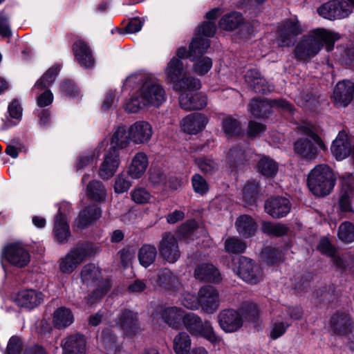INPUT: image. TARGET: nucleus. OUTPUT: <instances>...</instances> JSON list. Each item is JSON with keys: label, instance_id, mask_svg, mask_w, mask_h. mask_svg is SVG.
Segmentation results:
<instances>
[{"label": "nucleus", "instance_id": "f257e3e1", "mask_svg": "<svg viewBox=\"0 0 354 354\" xmlns=\"http://www.w3.org/2000/svg\"><path fill=\"white\" fill-rule=\"evenodd\" d=\"M123 86L136 88V92L124 104V110L131 113H137L151 106L158 107L166 100L165 91L162 85L141 73L127 77Z\"/></svg>", "mask_w": 354, "mask_h": 354}, {"label": "nucleus", "instance_id": "f03ea898", "mask_svg": "<svg viewBox=\"0 0 354 354\" xmlns=\"http://www.w3.org/2000/svg\"><path fill=\"white\" fill-rule=\"evenodd\" d=\"M339 39V35L326 29H316L302 37L295 48V55L299 59H305L315 56L326 45L327 51H331L334 44Z\"/></svg>", "mask_w": 354, "mask_h": 354}, {"label": "nucleus", "instance_id": "7ed1b4c3", "mask_svg": "<svg viewBox=\"0 0 354 354\" xmlns=\"http://www.w3.org/2000/svg\"><path fill=\"white\" fill-rule=\"evenodd\" d=\"M336 177L329 166L320 164L310 170L307 178V186L316 196L328 195L333 189Z\"/></svg>", "mask_w": 354, "mask_h": 354}, {"label": "nucleus", "instance_id": "20e7f679", "mask_svg": "<svg viewBox=\"0 0 354 354\" xmlns=\"http://www.w3.org/2000/svg\"><path fill=\"white\" fill-rule=\"evenodd\" d=\"M165 73L167 80L172 84L174 90L200 89L201 86L198 79L186 76L187 67L183 60L173 57L168 62Z\"/></svg>", "mask_w": 354, "mask_h": 354}, {"label": "nucleus", "instance_id": "39448f33", "mask_svg": "<svg viewBox=\"0 0 354 354\" xmlns=\"http://www.w3.org/2000/svg\"><path fill=\"white\" fill-rule=\"evenodd\" d=\"M81 279L83 284L95 287L91 295L86 299L88 306L100 301L110 288V281L102 278L101 270L94 264L90 263L83 267Z\"/></svg>", "mask_w": 354, "mask_h": 354}, {"label": "nucleus", "instance_id": "423d86ee", "mask_svg": "<svg viewBox=\"0 0 354 354\" xmlns=\"http://www.w3.org/2000/svg\"><path fill=\"white\" fill-rule=\"evenodd\" d=\"M299 131L301 135L306 136V138L297 140L294 145L295 153L302 158L314 159L318 153V148L325 149L326 147L317 135V129L310 124H306L301 126Z\"/></svg>", "mask_w": 354, "mask_h": 354}, {"label": "nucleus", "instance_id": "0eeeda50", "mask_svg": "<svg viewBox=\"0 0 354 354\" xmlns=\"http://www.w3.org/2000/svg\"><path fill=\"white\" fill-rule=\"evenodd\" d=\"M91 243L78 244L59 260V270L62 273L71 274L88 257L97 252Z\"/></svg>", "mask_w": 354, "mask_h": 354}, {"label": "nucleus", "instance_id": "6e6552de", "mask_svg": "<svg viewBox=\"0 0 354 354\" xmlns=\"http://www.w3.org/2000/svg\"><path fill=\"white\" fill-rule=\"evenodd\" d=\"M183 324L187 330L192 335L205 338L212 343L220 341L214 331V328L209 321H202L196 314L190 313L184 315Z\"/></svg>", "mask_w": 354, "mask_h": 354}, {"label": "nucleus", "instance_id": "1a4fd4ad", "mask_svg": "<svg viewBox=\"0 0 354 354\" xmlns=\"http://www.w3.org/2000/svg\"><path fill=\"white\" fill-rule=\"evenodd\" d=\"M232 269L241 279L250 284H256L263 279L261 268L245 257L234 259Z\"/></svg>", "mask_w": 354, "mask_h": 354}, {"label": "nucleus", "instance_id": "9d476101", "mask_svg": "<svg viewBox=\"0 0 354 354\" xmlns=\"http://www.w3.org/2000/svg\"><path fill=\"white\" fill-rule=\"evenodd\" d=\"M317 248L322 253L333 258V263L337 269L354 273V257L351 254H336L335 248L326 237L320 240Z\"/></svg>", "mask_w": 354, "mask_h": 354}, {"label": "nucleus", "instance_id": "9b49d317", "mask_svg": "<svg viewBox=\"0 0 354 354\" xmlns=\"http://www.w3.org/2000/svg\"><path fill=\"white\" fill-rule=\"evenodd\" d=\"M215 32L216 25L214 21H206L199 26L197 28V37L193 39L190 44L188 55L195 57L203 54L209 47V41L202 36L210 37Z\"/></svg>", "mask_w": 354, "mask_h": 354}, {"label": "nucleus", "instance_id": "f8f14e48", "mask_svg": "<svg viewBox=\"0 0 354 354\" xmlns=\"http://www.w3.org/2000/svg\"><path fill=\"white\" fill-rule=\"evenodd\" d=\"M340 1L333 0L321 6L317 12L319 15L325 19L335 20L345 18L351 13L350 7L354 8V0Z\"/></svg>", "mask_w": 354, "mask_h": 354}, {"label": "nucleus", "instance_id": "ddd939ff", "mask_svg": "<svg viewBox=\"0 0 354 354\" xmlns=\"http://www.w3.org/2000/svg\"><path fill=\"white\" fill-rule=\"evenodd\" d=\"M301 26L296 17L284 21L278 29L277 43L280 46H290L295 37L302 32Z\"/></svg>", "mask_w": 354, "mask_h": 354}, {"label": "nucleus", "instance_id": "4468645a", "mask_svg": "<svg viewBox=\"0 0 354 354\" xmlns=\"http://www.w3.org/2000/svg\"><path fill=\"white\" fill-rule=\"evenodd\" d=\"M158 247L160 257L169 263L177 261L180 256L178 239L174 234L171 232L162 234Z\"/></svg>", "mask_w": 354, "mask_h": 354}, {"label": "nucleus", "instance_id": "2eb2a0df", "mask_svg": "<svg viewBox=\"0 0 354 354\" xmlns=\"http://www.w3.org/2000/svg\"><path fill=\"white\" fill-rule=\"evenodd\" d=\"M342 193L339 200L338 207L342 212H354L351 204V198L354 195V177L350 173H346L340 178Z\"/></svg>", "mask_w": 354, "mask_h": 354}, {"label": "nucleus", "instance_id": "dca6fc26", "mask_svg": "<svg viewBox=\"0 0 354 354\" xmlns=\"http://www.w3.org/2000/svg\"><path fill=\"white\" fill-rule=\"evenodd\" d=\"M2 257L11 264L18 267H24L30 261L28 250L19 243L6 245L3 250Z\"/></svg>", "mask_w": 354, "mask_h": 354}, {"label": "nucleus", "instance_id": "f3484780", "mask_svg": "<svg viewBox=\"0 0 354 354\" xmlns=\"http://www.w3.org/2000/svg\"><path fill=\"white\" fill-rule=\"evenodd\" d=\"M274 107L282 108L289 111L292 110V104L284 100L268 101L253 99L249 104L251 113L259 118L266 116L270 109Z\"/></svg>", "mask_w": 354, "mask_h": 354}, {"label": "nucleus", "instance_id": "a211bd4d", "mask_svg": "<svg viewBox=\"0 0 354 354\" xmlns=\"http://www.w3.org/2000/svg\"><path fill=\"white\" fill-rule=\"evenodd\" d=\"M217 321L221 328L225 333L236 332L243 325L241 313L234 309L221 310L218 314Z\"/></svg>", "mask_w": 354, "mask_h": 354}, {"label": "nucleus", "instance_id": "6ab92c4d", "mask_svg": "<svg viewBox=\"0 0 354 354\" xmlns=\"http://www.w3.org/2000/svg\"><path fill=\"white\" fill-rule=\"evenodd\" d=\"M200 306L206 313L212 314L217 310L220 305L219 294L217 290L211 286H205L198 291Z\"/></svg>", "mask_w": 354, "mask_h": 354}, {"label": "nucleus", "instance_id": "aec40b11", "mask_svg": "<svg viewBox=\"0 0 354 354\" xmlns=\"http://www.w3.org/2000/svg\"><path fill=\"white\" fill-rule=\"evenodd\" d=\"M120 164L119 150L110 148L104 155L98 174L103 179H109L116 173Z\"/></svg>", "mask_w": 354, "mask_h": 354}, {"label": "nucleus", "instance_id": "412c9836", "mask_svg": "<svg viewBox=\"0 0 354 354\" xmlns=\"http://www.w3.org/2000/svg\"><path fill=\"white\" fill-rule=\"evenodd\" d=\"M130 139L136 145L148 143L153 135L151 124L145 120H138L133 123L128 129Z\"/></svg>", "mask_w": 354, "mask_h": 354}, {"label": "nucleus", "instance_id": "4be33fe9", "mask_svg": "<svg viewBox=\"0 0 354 354\" xmlns=\"http://www.w3.org/2000/svg\"><path fill=\"white\" fill-rule=\"evenodd\" d=\"M153 286L158 289L171 293H176L182 288L179 278L169 269H164L158 272Z\"/></svg>", "mask_w": 354, "mask_h": 354}, {"label": "nucleus", "instance_id": "5701e85b", "mask_svg": "<svg viewBox=\"0 0 354 354\" xmlns=\"http://www.w3.org/2000/svg\"><path fill=\"white\" fill-rule=\"evenodd\" d=\"M69 208L68 203H63L59 208V212L55 219L53 234L56 240L61 243L68 241L71 236L69 225L65 210Z\"/></svg>", "mask_w": 354, "mask_h": 354}, {"label": "nucleus", "instance_id": "b1692460", "mask_svg": "<svg viewBox=\"0 0 354 354\" xmlns=\"http://www.w3.org/2000/svg\"><path fill=\"white\" fill-rule=\"evenodd\" d=\"M192 90H180L179 103L185 110L202 109L207 105V97L202 93H193Z\"/></svg>", "mask_w": 354, "mask_h": 354}, {"label": "nucleus", "instance_id": "393cba45", "mask_svg": "<svg viewBox=\"0 0 354 354\" xmlns=\"http://www.w3.org/2000/svg\"><path fill=\"white\" fill-rule=\"evenodd\" d=\"M290 209V202L286 197H272L268 199L265 203L266 212L274 218L286 216L289 214Z\"/></svg>", "mask_w": 354, "mask_h": 354}, {"label": "nucleus", "instance_id": "a878e982", "mask_svg": "<svg viewBox=\"0 0 354 354\" xmlns=\"http://www.w3.org/2000/svg\"><path fill=\"white\" fill-rule=\"evenodd\" d=\"M43 300V294L32 289L21 290L13 298V301L17 306L28 309L38 306Z\"/></svg>", "mask_w": 354, "mask_h": 354}, {"label": "nucleus", "instance_id": "bb28decb", "mask_svg": "<svg viewBox=\"0 0 354 354\" xmlns=\"http://www.w3.org/2000/svg\"><path fill=\"white\" fill-rule=\"evenodd\" d=\"M74 56L78 64L84 68H89L94 64V59L88 44L82 39L77 38L73 45Z\"/></svg>", "mask_w": 354, "mask_h": 354}, {"label": "nucleus", "instance_id": "cd10ccee", "mask_svg": "<svg viewBox=\"0 0 354 354\" xmlns=\"http://www.w3.org/2000/svg\"><path fill=\"white\" fill-rule=\"evenodd\" d=\"M208 122V118L203 114L195 113L185 117L180 122V127L184 132L196 134L203 131Z\"/></svg>", "mask_w": 354, "mask_h": 354}, {"label": "nucleus", "instance_id": "c85d7f7f", "mask_svg": "<svg viewBox=\"0 0 354 354\" xmlns=\"http://www.w3.org/2000/svg\"><path fill=\"white\" fill-rule=\"evenodd\" d=\"M354 93V84L351 81L339 82L333 91V98L337 105L345 106L353 99Z\"/></svg>", "mask_w": 354, "mask_h": 354}, {"label": "nucleus", "instance_id": "c756f323", "mask_svg": "<svg viewBox=\"0 0 354 354\" xmlns=\"http://www.w3.org/2000/svg\"><path fill=\"white\" fill-rule=\"evenodd\" d=\"M194 277L199 281L215 283L222 280L218 270L210 263H201L197 266L194 270Z\"/></svg>", "mask_w": 354, "mask_h": 354}, {"label": "nucleus", "instance_id": "7c9ffc66", "mask_svg": "<svg viewBox=\"0 0 354 354\" xmlns=\"http://www.w3.org/2000/svg\"><path fill=\"white\" fill-rule=\"evenodd\" d=\"M245 82L252 90L259 93H266L270 92L273 87L270 85L266 80L261 77L257 70H249L245 75Z\"/></svg>", "mask_w": 354, "mask_h": 354}, {"label": "nucleus", "instance_id": "2f4dec72", "mask_svg": "<svg viewBox=\"0 0 354 354\" xmlns=\"http://www.w3.org/2000/svg\"><path fill=\"white\" fill-rule=\"evenodd\" d=\"M148 165L147 154L144 152H138L131 159L127 174L133 179H139L145 174Z\"/></svg>", "mask_w": 354, "mask_h": 354}, {"label": "nucleus", "instance_id": "473e14b6", "mask_svg": "<svg viewBox=\"0 0 354 354\" xmlns=\"http://www.w3.org/2000/svg\"><path fill=\"white\" fill-rule=\"evenodd\" d=\"M63 354H85L86 340L83 335L75 334L67 337L62 343Z\"/></svg>", "mask_w": 354, "mask_h": 354}, {"label": "nucleus", "instance_id": "72a5a7b5", "mask_svg": "<svg viewBox=\"0 0 354 354\" xmlns=\"http://www.w3.org/2000/svg\"><path fill=\"white\" fill-rule=\"evenodd\" d=\"M101 209L93 205L82 210L75 221L74 225L78 229H84L93 221L101 216Z\"/></svg>", "mask_w": 354, "mask_h": 354}, {"label": "nucleus", "instance_id": "f704fd0d", "mask_svg": "<svg viewBox=\"0 0 354 354\" xmlns=\"http://www.w3.org/2000/svg\"><path fill=\"white\" fill-rule=\"evenodd\" d=\"M75 317L73 312L68 308L62 306L57 308L53 315V326L59 329L65 328L71 326Z\"/></svg>", "mask_w": 354, "mask_h": 354}, {"label": "nucleus", "instance_id": "c9c22d12", "mask_svg": "<svg viewBox=\"0 0 354 354\" xmlns=\"http://www.w3.org/2000/svg\"><path fill=\"white\" fill-rule=\"evenodd\" d=\"M184 315L183 311L175 306L165 308L162 313V317L165 322L176 329L181 328V321H183Z\"/></svg>", "mask_w": 354, "mask_h": 354}, {"label": "nucleus", "instance_id": "e433bc0d", "mask_svg": "<svg viewBox=\"0 0 354 354\" xmlns=\"http://www.w3.org/2000/svg\"><path fill=\"white\" fill-rule=\"evenodd\" d=\"M235 226L238 232L245 238L252 236L257 231L256 222L248 215L240 216L236 221Z\"/></svg>", "mask_w": 354, "mask_h": 354}, {"label": "nucleus", "instance_id": "4c0bfd02", "mask_svg": "<svg viewBox=\"0 0 354 354\" xmlns=\"http://www.w3.org/2000/svg\"><path fill=\"white\" fill-rule=\"evenodd\" d=\"M330 325L334 333L337 335H346L351 331V319L344 313L334 315L331 318Z\"/></svg>", "mask_w": 354, "mask_h": 354}, {"label": "nucleus", "instance_id": "58836bf2", "mask_svg": "<svg viewBox=\"0 0 354 354\" xmlns=\"http://www.w3.org/2000/svg\"><path fill=\"white\" fill-rule=\"evenodd\" d=\"M250 153V150L245 151L241 147H234L227 153V162L230 168L235 169L249 159Z\"/></svg>", "mask_w": 354, "mask_h": 354}, {"label": "nucleus", "instance_id": "ea45409f", "mask_svg": "<svg viewBox=\"0 0 354 354\" xmlns=\"http://www.w3.org/2000/svg\"><path fill=\"white\" fill-rule=\"evenodd\" d=\"M86 196L96 202H101L106 199V190L102 183L93 180L87 185L86 188Z\"/></svg>", "mask_w": 354, "mask_h": 354}, {"label": "nucleus", "instance_id": "a19ab883", "mask_svg": "<svg viewBox=\"0 0 354 354\" xmlns=\"http://www.w3.org/2000/svg\"><path fill=\"white\" fill-rule=\"evenodd\" d=\"M100 155V149L96 148L82 153L76 161L77 169L88 167L93 169L97 164Z\"/></svg>", "mask_w": 354, "mask_h": 354}, {"label": "nucleus", "instance_id": "79ce46f5", "mask_svg": "<svg viewBox=\"0 0 354 354\" xmlns=\"http://www.w3.org/2000/svg\"><path fill=\"white\" fill-rule=\"evenodd\" d=\"M221 130L227 137L239 135L241 131L239 122L231 115H223L221 117Z\"/></svg>", "mask_w": 354, "mask_h": 354}, {"label": "nucleus", "instance_id": "37998d69", "mask_svg": "<svg viewBox=\"0 0 354 354\" xmlns=\"http://www.w3.org/2000/svg\"><path fill=\"white\" fill-rule=\"evenodd\" d=\"M192 340L185 332H179L173 339V349L176 354H187L190 351Z\"/></svg>", "mask_w": 354, "mask_h": 354}, {"label": "nucleus", "instance_id": "c03bdc74", "mask_svg": "<svg viewBox=\"0 0 354 354\" xmlns=\"http://www.w3.org/2000/svg\"><path fill=\"white\" fill-rule=\"evenodd\" d=\"M138 256L140 265L147 268L154 262L156 258V248L151 244H145L139 249Z\"/></svg>", "mask_w": 354, "mask_h": 354}, {"label": "nucleus", "instance_id": "a18cd8bd", "mask_svg": "<svg viewBox=\"0 0 354 354\" xmlns=\"http://www.w3.org/2000/svg\"><path fill=\"white\" fill-rule=\"evenodd\" d=\"M118 323L127 334L132 335L137 329V314L125 310L122 313Z\"/></svg>", "mask_w": 354, "mask_h": 354}, {"label": "nucleus", "instance_id": "49530a36", "mask_svg": "<svg viewBox=\"0 0 354 354\" xmlns=\"http://www.w3.org/2000/svg\"><path fill=\"white\" fill-rule=\"evenodd\" d=\"M8 111L9 116L12 119L17 120V122H13L9 119H6V120L3 122V129L14 127L21 120L23 109L20 102L17 99L13 100L8 106Z\"/></svg>", "mask_w": 354, "mask_h": 354}, {"label": "nucleus", "instance_id": "de8ad7c7", "mask_svg": "<svg viewBox=\"0 0 354 354\" xmlns=\"http://www.w3.org/2000/svg\"><path fill=\"white\" fill-rule=\"evenodd\" d=\"M130 135L128 130L124 127H118L112 136L111 148L119 149L126 148L130 142Z\"/></svg>", "mask_w": 354, "mask_h": 354}, {"label": "nucleus", "instance_id": "09e8293b", "mask_svg": "<svg viewBox=\"0 0 354 354\" xmlns=\"http://www.w3.org/2000/svg\"><path fill=\"white\" fill-rule=\"evenodd\" d=\"M276 310L272 312L274 319L270 332V337L272 339H276L281 337L291 325V322L279 318L276 316Z\"/></svg>", "mask_w": 354, "mask_h": 354}, {"label": "nucleus", "instance_id": "8fccbe9b", "mask_svg": "<svg viewBox=\"0 0 354 354\" xmlns=\"http://www.w3.org/2000/svg\"><path fill=\"white\" fill-rule=\"evenodd\" d=\"M242 21L243 18L241 14L236 12H232L225 15L221 19L219 26L224 30H232L236 28Z\"/></svg>", "mask_w": 354, "mask_h": 354}, {"label": "nucleus", "instance_id": "3c124183", "mask_svg": "<svg viewBox=\"0 0 354 354\" xmlns=\"http://www.w3.org/2000/svg\"><path fill=\"white\" fill-rule=\"evenodd\" d=\"M59 70L60 68L59 65H55L50 67L41 79L37 81L34 86L35 88L43 89L48 87L55 80Z\"/></svg>", "mask_w": 354, "mask_h": 354}, {"label": "nucleus", "instance_id": "603ef678", "mask_svg": "<svg viewBox=\"0 0 354 354\" xmlns=\"http://www.w3.org/2000/svg\"><path fill=\"white\" fill-rule=\"evenodd\" d=\"M258 170L265 176H272L277 172L278 165L274 160L264 156L259 162Z\"/></svg>", "mask_w": 354, "mask_h": 354}, {"label": "nucleus", "instance_id": "864d4df0", "mask_svg": "<svg viewBox=\"0 0 354 354\" xmlns=\"http://www.w3.org/2000/svg\"><path fill=\"white\" fill-rule=\"evenodd\" d=\"M258 192V183L255 180L248 182L243 189V198L247 205L256 202Z\"/></svg>", "mask_w": 354, "mask_h": 354}, {"label": "nucleus", "instance_id": "5fc2aeb1", "mask_svg": "<svg viewBox=\"0 0 354 354\" xmlns=\"http://www.w3.org/2000/svg\"><path fill=\"white\" fill-rule=\"evenodd\" d=\"M338 238L345 243L354 241V225L348 221L342 223L338 229Z\"/></svg>", "mask_w": 354, "mask_h": 354}, {"label": "nucleus", "instance_id": "6e6d98bb", "mask_svg": "<svg viewBox=\"0 0 354 354\" xmlns=\"http://www.w3.org/2000/svg\"><path fill=\"white\" fill-rule=\"evenodd\" d=\"M262 231L268 234L280 236L286 234L288 228L286 225L281 223H273L271 222H264L261 227Z\"/></svg>", "mask_w": 354, "mask_h": 354}, {"label": "nucleus", "instance_id": "4d7b16f0", "mask_svg": "<svg viewBox=\"0 0 354 354\" xmlns=\"http://www.w3.org/2000/svg\"><path fill=\"white\" fill-rule=\"evenodd\" d=\"M225 250L228 253L235 254L243 252L246 249V244L237 237H229L224 243Z\"/></svg>", "mask_w": 354, "mask_h": 354}, {"label": "nucleus", "instance_id": "13d9d810", "mask_svg": "<svg viewBox=\"0 0 354 354\" xmlns=\"http://www.w3.org/2000/svg\"><path fill=\"white\" fill-rule=\"evenodd\" d=\"M261 258L268 264L274 265L281 261V254L278 250L272 247H266L261 252Z\"/></svg>", "mask_w": 354, "mask_h": 354}, {"label": "nucleus", "instance_id": "bf43d9fd", "mask_svg": "<svg viewBox=\"0 0 354 354\" xmlns=\"http://www.w3.org/2000/svg\"><path fill=\"white\" fill-rule=\"evenodd\" d=\"M101 338L107 353L114 354L118 348L115 335L110 330H104Z\"/></svg>", "mask_w": 354, "mask_h": 354}, {"label": "nucleus", "instance_id": "052dcab7", "mask_svg": "<svg viewBox=\"0 0 354 354\" xmlns=\"http://www.w3.org/2000/svg\"><path fill=\"white\" fill-rule=\"evenodd\" d=\"M130 194L131 200L137 204L147 203L151 198V194L143 187L133 189Z\"/></svg>", "mask_w": 354, "mask_h": 354}, {"label": "nucleus", "instance_id": "680f3d73", "mask_svg": "<svg viewBox=\"0 0 354 354\" xmlns=\"http://www.w3.org/2000/svg\"><path fill=\"white\" fill-rule=\"evenodd\" d=\"M276 316L279 318L288 320L299 319L301 317V313L298 308H291L288 307H282L276 310Z\"/></svg>", "mask_w": 354, "mask_h": 354}, {"label": "nucleus", "instance_id": "e2e57ef3", "mask_svg": "<svg viewBox=\"0 0 354 354\" xmlns=\"http://www.w3.org/2000/svg\"><path fill=\"white\" fill-rule=\"evenodd\" d=\"M166 176L160 168H151L149 174V182L154 187L163 185L165 183Z\"/></svg>", "mask_w": 354, "mask_h": 354}, {"label": "nucleus", "instance_id": "0e129e2a", "mask_svg": "<svg viewBox=\"0 0 354 354\" xmlns=\"http://www.w3.org/2000/svg\"><path fill=\"white\" fill-rule=\"evenodd\" d=\"M295 102L299 106L309 110L315 106L317 103L315 98L309 93H300L296 97Z\"/></svg>", "mask_w": 354, "mask_h": 354}, {"label": "nucleus", "instance_id": "69168bd1", "mask_svg": "<svg viewBox=\"0 0 354 354\" xmlns=\"http://www.w3.org/2000/svg\"><path fill=\"white\" fill-rule=\"evenodd\" d=\"M180 301L185 308L191 310L197 309L200 306L199 297L190 292H184L180 297Z\"/></svg>", "mask_w": 354, "mask_h": 354}, {"label": "nucleus", "instance_id": "338daca9", "mask_svg": "<svg viewBox=\"0 0 354 354\" xmlns=\"http://www.w3.org/2000/svg\"><path fill=\"white\" fill-rule=\"evenodd\" d=\"M196 163L200 169L205 173L212 174L218 168L217 163L211 158H199L196 159Z\"/></svg>", "mask_w": 354, "mask_h": 354}, {"label": "nucleus", "instance_id": "774afa93", "mask_svg": "<svg viewBox=\"0 0 354 354\" xmlns=\"http://www.w3.org/2000/svg\"><path fill=\"white\" fill-rule=\"evenodd\" d=\"M241 315L248 320H254L259 315L257 306L254 303H245L241 308Z\"/></svg>", "mask_w": 354, "mask_h": 354}]
</instances>
